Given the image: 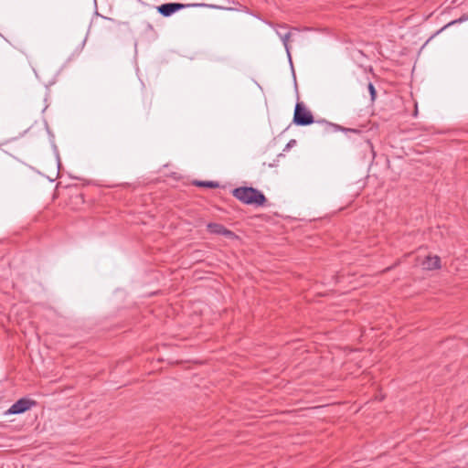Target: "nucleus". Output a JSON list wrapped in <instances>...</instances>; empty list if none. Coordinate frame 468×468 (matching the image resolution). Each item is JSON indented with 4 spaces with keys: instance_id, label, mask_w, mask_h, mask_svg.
Wrapping results in <instances>:
<instances>
[{
    "instance_id": "1",
    "label": "nucleus",
    "mask_w": 468,
    "mask_h": 468,
    "mask_svg": "<svg viewBox=\"0 0 468 468\" xmlns=\"http://www.w3.org/2000/svg\"><path fill=\"white\" fill-rule=\"evenodd\" d=\"M232 195L240 202L247 205L263 206L267 199L258 189L251 186H242L233 189Z\"/></svg>"
},
{
    "instance_id": "2",
    "label": "nucleus",
    "mask_w": 468,
    "mask_h": 468,
    "mask_svg": "<svg viewBox=\"0 0 468 468\" xmlns=\"http://www.w3.org/2000/svg\"><path fill=\"white\" fill-rule=\"evenodd\" d=\"M293 123L298 126H306L314 122L312 112L306 109L303 102H297L294 108Z\"/></svg>"
},
{
    "instance_id": "3",
    "label": "nucleus",
    "mask_w": 468,
    "mask_h": 468,
    "mask_svg": "<svg viewBox=\"0 0 468 468\" xmlns=\"http://www.w3.org/2000/svg\"><path fill=\"white\" fill-rule=\"evenodd\" d=\"M37 405V401L22 398L16 401L6 411V414H21Z\"/></svg>"
},
{
    "instance_id": "4",
    "label": "nucleus",
    "mask_w": 468,
    "mask_h": 468,
    "mask_svg": "<svg viewBox=\"0 0 468 468\" xmlns=\"http://www.w3.org/2000/svg\"><path fill=\"white\" fill-rule=\"evenodd\" d=\"M186 6V5L180 3H166L159 5L157 10L163 16L167 17L176 12L184 9Z\"/></svg>"
},
{
    "instance_id": "5",
    "label": "nucleus",
    "mask_w": 468,
    "mask_h": 468,
    "mask_svg": "<svg viewBox=\"0 0 468 468\" xmlns=\"http://www.w3.org/2000/svg\"><path fill=\"white\" fill-rule=\"evenodd\" d=\"M207 230L212 234L223 235L227 238H233L235 236L234 232L226 229L219 223H208Z\"/></svg>"
},
{
    "instance_id": "6",
    "label": "nucleus",
    "mask_w": 468,
    "mask_h": 468,
    "mask_svg": "<svg viewBox=\"0 0 468 468\" xmlns=\"http://www.w3.org/2000/svg\"><path fill=\"white\" fill-rule=\"evenodd\" d=\"M425 270H438L441 268V258L439 256H428L422 261Z\"/></svg>"
},
{
    "instance_id": "7",
    "label": "nucleus",
    "mask_w": 468,
    "mask_h": 468,
    "mask_svg": "<svg viewBox=\"0 0 468 468\" xmlns=\"http://www.w3.org/2000/svg\"><path fill=\"white\" fill-rule=\"evenodd\" d=\"M317 123L321 125L322 133H333L343 130L341 126L326 122L324 120L317 121Z\"/></svg>"
},
{
    "instance_id": "8",
    "label": "nucleus",
    "mask_w": 468,
    "mask_h": 468,
    "mask_svg": "<svg viewBox=\"0 0 468 468\" xmlns=\"http://www.w3.org/2000/svg\"><path fill=\"white\" fill-rule=\"evenodd\" d=\"M194 185L200 187L217 188L219 184L216 181H195Z\"/></svg>"
},
{
    "instance_id": "9",
    "label": "nucleus",
    "mask_w": 468,
    "mask_h": 468,
    "mask_svg": "<svg viewBox=\"0 0 468 468\" xmlns=\"http://www.w3.org/2000/svg\"><path fill=\"white\" fill-rule=\"evenodd\" d=\"M277 33L282 41V44L287 51L288 56L290 57L289 39L291 37V33L290 32H286L284 34H282L280 32H277Z\"/></svg>"
},
{
    "instance_id": "10",
    "label": "nucleus",
    "mask_w": 468,
    "mask_h": 468,
    "mask_svg": "<svg viewBox=\"0 0 468 468\" xmlns=\"http://www.w3.org/2000/svg\"><path fill=\"white\" fill-rule=\"evenodd\" d=\"M367 89H368V91L370 94L371 101L373 102V101H375V100L377 98V91H376V89H375L373 83L369 82L367 85Z\"/></svg>"
},
{
    "instance_id": "11",
    "label": "nucleus",
    "mask_w": 468,
    "mask_h": 468,
    "mask_svg": "<svg viewBox=\"0 0 468 468\" xmlns=\"http://www.w3.org/2000/svg\"><path fill=\"white\" fill-rule=\"evenodd\" d=\"M464 19L463 17L459 18V20H457V22H462L463 21ZM456 23V21H452V23H450L449 25H452V24H454Z\"/></svg>"
}]
</instances>
